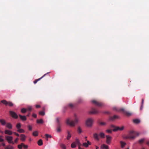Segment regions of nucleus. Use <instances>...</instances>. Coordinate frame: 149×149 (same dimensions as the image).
<instances>
[{"instance_id":"nucleus-61","label":"nucleus","mask_w":149,"mask_h":149,"mask_svg":"<svg viewBox=\"0 0 149 149\" xmlns=\"http://www.w3.org/2000/svg\"><path fill=\"white\" fill-rule=\"evenodd\" d=\"M29 114H28L27 115V116H29Z\"/></svg>"},{"instance_id":"nucleus-16","label":"nucleus","mask_w":149,"mask_h":149,"mask_svg":"<svg viewBox=\"0 0 149 149\" xmlns=\"http://www.w3.org/2000/svg\"><path fill=\"white\" fill-rule=\"evenodd\" d=\"M6 126L7 128L10 129H12V124L10 123H7L6 125Z\"/></svg>"},{"instance_id":"nucleus-30","label":"nucleus","mask_w":149,"mask_h":149,"mask_svg":"<svg viewBox=\"0 0 149 149\" xmlns=\"http://www.w3.org/2000/svg\"><path fill=\"white\" fill-rule=\"evenodd\" d=\"M27 109L25 108H22L21 110V112L22 113H24L26 112Z\"/></svg>"},{"instance_id":"nucleus-26","label":"nucleus","mask_w":149,"mask_h":149,"mask_svg":"<svg viewBox=\"0 0 149 149\" xmlns=\"http://www.w3.org/2000/svg\"><path fill=\"white\" fill-rule=\"evenodd\" d=\"M23 146H24V144L22 143L18 145V148L19 149H21L23 147Z\"/></svg>"},{"instance_id":"nucleus-46","label":"nucleus","mask_w":149,"mask_h":149,"mask_svg":"<svg viewBox=\"0 0 149 149\" xmlns=\"http://www.w3.org/2000/svg\"><path fill=\"white\" fill-rule=\"evenodd\" d=\"M4 139L2 138V136H0V142H3Z\"/></svg>"},{"instance_id":"nucleus-33","label":"nucleus","mask_w":149,"mask_h":149,"mask_svg":"<svg viewBox=\"0 0 149 149\" xmlns=\"http://www.w3.org/2000/svg\"><path fill=\"white\" fill-rule=\"evenodd\" d=\"M56 122L58 125H59L60 124V119L58 118H56Z\"/></svg>"},{"instance_id":"nucleus-11","label":"nucleus","mask_w":149,"mask_h":149,"mask_svg":"<svg viewBox=\"0 0 149 149\" xmlns=\"http://www.w3.org/2000/svg\"><path fill=\"white\" fill-rule=\"evenodd\" d=\"M49 72H47V73L46 74H44L42 77H41L40 78H39V79H37V80H35V81H33V83L34 84H36V83L38 82V81L40 80L42 78H43V77H44L46 74H48Z\"/></svg>"},{"instance_id":"nucleus-19","label":"nucleus","mask_w":149,"mask_h":149,"mask_svg":"<svg viewBox=\"0 0 149 149\" xmlns=\"http://www.w3.org/2000/svg\"><path fill=\"white\" fill-rule=\"evenodd\" d=\"M99 136L100 138H104L105 136L104 134L102 132H100V133Z\"/></svg>"},{"instance_id":"nucleus-3","label":"nucleus","mask_w":149,"mask_h":149,"mask_svg":"<svg viewBox=\"0 0 149 149\" xmlns=\"http://www.w3.org/2000/svg\"><path fill=\"white\" fill-rule=\"evenodd\" d=\"M5 138L6 140L8 143L12 144H14V143L13 141V136L6 135L5 136Z\"/></svg>"},{"instance_id":"nucleus-41","label":"nucleus","mask_w":149,"mask_h":149,"mask_svg":"<svg viewBox=\"0 0 149 149\" xmlns=\"http://www.w3.org/2000/svg\"><path fill=\"white\" fill-rule=\"evenodd\" d=\"M32 107L31 106H28L27 108V110L29 111H31L32 109Z\"/></svg>"},{"instance_id":"nucleus-39","label":"nucleus","mask_w":149,"mask_h":149,"mask_svg":"<svg viewBox=\"0 0 149 149\" xmlns=\"http://www.w3.org/2000/svg\"><path fill=\"white\" fill-rule=\"evenodd\" d=\"M39 114L43 116L45 115V113L44 111H40L39 112Z\"/></svg>"},{"instance_id":"nucleus-1","label":"nucleus","mask_w":149,"mask_h":149,"mask_svg":"<svg viewBox=\"0 0 149 149\" xmlns=\"http://www.w3.org/2000/svg\"><path fill=\"white\" fill-rule=\"evenodd\" d=\"M74 121H70L69 118H67L66 120V124L70 126H74L75 124L78 123L79 121V116L77 114H74Z\"/></svg>"},{"instance_id":"nucleus-9","label":"nucleus","mask_w":149,"mask_h":149,"mask_svg":"<svg viewBox=\"0 0 149 149\" xmlns=\"http://www.w3.org/2000/svg\"><path fill=\"white\" fill-rule=\"evenodd\" d=\"M4 133L6 134L11 135L12 134L13 132L9 130H6L4 131Z\"/></svg>"},{"instance_id":"nucleus-22","label":"nucleus","mask_w":149,"mask_h":149,"mask_svg":"<svg viewBox=\"0 0 149 149\" xmlns=\"http://www.w3.org/2000/svg\"><path fill=\"white\" fill-rule=\"evenodd\" d=\"M133 122L135 124H138L140 122V120L138 119H136L133 120Z\"/></svg>"},{"instance_id":"nucleus-62","label":"nucleus","mask_w":149,"mask_h":149,"mask_svg":"<svg viewBox=\"0 0 149 149\" xmlns=\"http://www.w3.org/2000/svg\"><path fill=\"white\" fill-rule=\"evenodd\" d=\"M142 106H141V109H142Z\"/></svg>"},{"instance_id":"nucleus-5","label":"nucleus","mask_w":149,"mask_h":149,"mask_svg":"<svg viewBox=\"0 0 149 149\" xmlns=\"http://www.w3.org/2000/svg\"><path fill=\"white\" fill-rule=\"evenodd\" d=\"M124 126H122L121 127H116L113 130L114 132H116L118 131H122L124 130Z\"/></svg>"},{"instance_id":"nucleus-40","label":"nucleus","mask_w":149,"mask_h":149,"mask_svg":"<svg viewBox=\"0 0 149 149\" xmlns=\"http://www.w3.org/2000/svg\"><path fill=\"white\" fill-rule=\"evenodd\" d=\"M125 114L128 116H130L131 115V113L128 111L125 112Z\"/></svg>"},{"instance_id":"nucleus-27","label":"nucleus","mask_w":149,"mask_h":149,"mask_svg":"<svg viewBox=\"0 0 149 149\" xmlns=\"http://www.w3.org/2000/svg\"><path fill=\"white\" fill-rule=\"evenodd\" d=\"M76 145H78L79 146H80L81 145L78 139L76 140V142H75Z\"/></svg>"},{"instance_id":"nucleus-7","label":"nucleus","mask_w":149,"mask_h":149,"mask_svg":"<svg viewBox=\"0 0 149 149\" xmlns=\"http://www.w3.org/2000/svg\"><path fill=\"white\" fill-rule=\"evenodd\" d=\"M86 141H87L86 143H84L82 145L83 146H84L86 148L88 147L89 145H91V143L88 140H86Z\"/></svg>"},{"instance_id":"nucleus-51","label":"nucleus","mask_w":149,"mask_h":149,"mask_svg":"<svg viewBox=\"0 0 149 149\" xmlns=\"http://www.w3.org/2000/svg\"><path fill=\"white\" fill-rule=\"evenodd\" d=\"M36 108H39L40 107V105H36Z\"/></svg>"},{"instance_id":"nucleus-60","label":"nucleus","mask_w":149,"mask_h":149,"mask_svg":"<svg viewBox=\"0 0 149 149\" xmlns=\"http://www.w3.org/2000/svg\"><path fill=\"white\" fill-rule=\"evenodd\" d=\"M29 141H31L32 140V139L31 138H30L29 139Z\"/></svg>"},{"instance_id":"nucleus-58","label":"nucleus","mask_w":149,"mask_h":149,"mask_svg":"<svg viewBox=\"0 0 149 149\" xmlns=\"http://www.w3.org/2000/svg\"><path fill=\"white\" fill-rule=\"evenodd\" d=\"M79 149H83L80 147V146L79 147Z\"/></svg>"},{"instance_id":"nucleus-56","label":"nucleus","mask_w":149,"mask_h":149,"mask_svg":"<svg viewBox=\"0 0 149 149\" xmlns=\"http://www.w3.org/2000/svg\"><path fill=\"white\" fill-rule=\"evenodd\" d=\"M147 145H148L149 146V141H148L147 142Z\"/></svg>"},{"instance_id":"nucleus-34","label":"nucleus","mask_w":149,"mask_h":149,"mask_svg":"<svg viewBox=\"0 0 149 149\" xmlns=\"http://www.w3.org/2000/svg\"><path fill=\"white\" fill-rule=\"evenodd\" d=\"M21 127V124L19 123H18L16 125V127L18 129L20 128Z\"/></svg>"},{"instance_id":"nucleus-10","label":"nucleus","mask_w":149,"mask_h":149,"mask_svg":"<svg viewBox=\"0 0 149 149\" xmlns=\"http://www.w3.org/2000/svg\"><path fill=\"white\" fill-rule=\"evenodd\" d=\"M20 136L21 137V140L23 141H24L26 139V136L24 134H21Z\"/></svg>"},{"instance_id":"nucleus-52","label":"nucleus","mask_w":149,"mask_h":149,"mask_svg":"<svg viewBox=\"0 0 149 149\" xmlns=\"http://www.w3.org/2000/svg\"><path fill=\"white\" fill-rule=\"evenodd\" d=\"M2 146H5V143H2Z\"/></svg>"},{"instance_id":"nucleus-50","label":"nucleus","mask_w":149,"mask_h":149,"mask_svg":"<svg viewBox=\"0 0 149 149\" xmlns=\"http://www.w3.org/2000/svg\"><path fill=\"white\" fill-rule=\"evenodd\" d=\"M13 133L14 134L16 135L17 136H19V134L16 132H14Z\"/></svg>"},{"instance_id":"nucleus-14","label":"nucleus","mask_w":149,"mask_h":149,"mask_svg":"<svg viewBox=\"0 0 149 149\" xmlns=\"http://www.w3.org/2000/svg\"><path fill=\"white\" fill-rule=\"evenodd\" d=\"M20 119L22 121H25L26 120V118L25 116H22L20 115H19Z\"/></svg>"},{"instance_id":"nucleus-55","label":"nucleus","mask_w":149,"mask_h":149,"mask_svg":"<svg viewBox=\"0 0 149 149\" xmlns=\"http://www.w3.org/2000/svg\"><path fill=\"white\" fill-rule=\"evenodd\" d=\"M96 149H99V147L97 146H95Z\"/></svg>"},{"instance_id":"nucleus-57","label":"nucleus","mask_w":149,"mask_h":149,"mask_svg":"<svg viewBox=\"0 0 149 149\" xmlns=\"http://www.w3.org/2000/svg\"><path fill=\"white\" fill-rule=\"evenodd\" d=\"M121 110L123 111H125V110L124 109H121Z\"/></svg>"},{"instance_id":"nucleus-54","label":"nucleus","mask_w":149,"mask_h":149,"mask_svg":"<svg viewBox=\"0 0 149 149\" xmlns=\"http://www.w3.org/2000/svg\"><path fill=\"white\" fill-rule=\"evenodd\" d=\"M143 101H144L143 99H142V105H143Z\"/></svg>"},{"instance_id":"nucleus-18","label":"nucleus","mask_w":149,"mask_h":149,"mask_svg":"<svg viewBox=\"0 0 149 149\" xmlns=\"http://www.w3.org/2000/svg\"><path fill=\"white\" fill-rule=\"evenodd\" d=\"M5 149H14V147L11 145H9L6 147Z\"/></svg>"},{"instance_id":"nucleus-63","label":"nucleus","mask_w":149,"mask_h":149,"mask_svg":"<svg viewBox=\"0 0 149 149\" xmlns=\"http://www.w3.org/2000/svg\"><path fill=\"white\" fill-rule=\"evenodd\" d=\"M87 138V136H85V139H86Z\"/></svg>"},{"instance_id":"nucleus-2","label":"nucleus","mask_w":149,"mask_h":149,"mask_svg":"<svg viewBox=\"0 0 149 149\" xmlns=\"http://www.w3.org/2000/svg\"><path fill=\"white\" fill-rule=\"evenodd\" d=\"M93 120L91 118H88L85 121V124L88 127H91L93 123Z\"/></svg>"},{"instance_id":"nucleus-21","label":"nucleus","mask_w":149,"mask_h":149,"mask_svg":"<svg viewBox=\"0 0 149 149\" xmlns=\"http://www.w3.org/2000/svg\"><path fill=\"white\" fill-rule=\"evenodd\" d=\"M60 146L62 149H66L65 145L63 143H61L60 144Z\"/></svg>"},{"instance_id":"nucleus-64","label":"nucleus","mask_w":149,"mask_h":149,"mask_svg":"<svg viewBox=\"0 0 149 149\" xmlns=\"http://www.w3.org/2000/svg\"><path fill=\"white\" fill-rule=\"evenodd\" d=\"M127 149H129V148L128 147V148H127Z\"/></svg>"},{"instance_id":"nucleus-15","label":"nucleus","mask_w":149,"mask_h":149,"mask_svg":"<svg viewBox=\"0 0 149 149\" xmlns=\"http://www.w3.org/2000/svg\"><path fill=\"white\" fill-rule=\"evenodd\" d=\"M93 136L94 138L97 140H99V138L98 137V135L97 133H95L93 134Z\"/></svg>"},{"instance_id":"nucleus-23","label":"nucleus","mask_w":149,"mask_h":149,"mask_svg":"<svg viewBox=\"0 0 149 149\" xmlns=\"http://www.w3.org/2000/svg\"><path fill=\"white\" fill-rule=\"evenodd\" d=\"M38 144L39 146H42L43 144L42 140L41 139H40L38 142Z\"/></svg>"},{"instance_id":"nucleus-6","label":"nucleus","mask_w":149,"mask_h":149,"mask_svg":"<svg viewBox=\"0 0 149 149\" xmlns=\"http://www.w3.org/2000/svg\"><path fill=\"white\" fill-rule=\"evenodd\" d=\"M10 113L12 117L15 118H18V116L16 113L15 112L10 111Z\"/></svg>"},{"instance_id":"nucleus-32","label":"nucleus","mask_w":149,"mask_h":149,"mask_svg":"<svg viewBox=\"0 0 149 149\" xmlns=\"http://www.w3.org/2000/svg\"><path fill=\"white\" fill-rule=\"evenodd\" d=\"M71 134H70L69 132H68V135H67V139H69L71 137Z\"/></svg>"},{"instance_id":"nucleus-43","label":"nucleus","mask_w":149,"mask_h":149,"mask_svg":"<svg viewBox=\"0 0 149 149\" xmlns=\"http://www.w3.org/2000/svg\"><path fill=\"white\" fill-rule=\"evenodd\" d=\"M18 139V138H17L15 139L14 142H13L14 143H17Z\"/></svg>"},{"instance_id":"nucleus-20","label":"nucleus","mask_w":149,"mask_h":149,"mask_svg":"<svg viewBox=\"0 0 149 149\" xmlns=\"http://www.w3.org/2000/svg\"><path fill=\"white\" fill-rule=\"evenodd\" d=\"M32 134L34 136H37L38 135V132L37 131H34L33 132Z\"/></svg>"},{"instance_id":"nucleus-4","label":"nucleus","mask_w":149,"mask_h":149,"mask_svg":"<svg viewBox=\"0 0 149 149\" xmlns=\"http://www.w3.org/2000/svg\"><path fill=\"white\" fill-rule=\"evenodd\" d=\"M106 143L108 144H110L111 141L112 137L109 135H106Z\"/></svg>"},{"instance_id":"nucleus-45","label":"nucleus","mask_w":149,"mask_h":149,"mask_svg":"<svg viewBox=\"0 0 149 149\" xmlns=\"http://www.w3.org/2000/svg\"><path fill=\"white\" fill-rule=\"evenodd\" d=\"M100 124L102 125H104L106 124V123L104 122H101L100 123Z\"/></svg>"},{"instance_id":"nucleus-49","label":"nucleus","mask_w":149,"mask_h":149,"mask_svg":"<svg viewBox=\"0 0 149 149\" xmlns=\"http://www.w3.org/2000/svg\"><path fill=\"white\" fill-rule=\"evenodd\" d=\"M32 116L33 117L36 118L37 117V115L36 114L33 113L32 114Z\"/></svg>"},{"instance_id":"nucleus-13","label":"nucleus","mask_w":149,"mask_h":149,"mask_svg":"<svg viewBox=\"0 0 149 149\" xmlns=\"http://www.w3.org/2000/svg\"><path fill=\"white\" fill-rule=\"evenodd\" d=\"M120 143L121 145V147L122 148H123L126 145V143L123 141H120Z\"/></svg>"},{"instance_id":"nucleus-28","label":"nucleus","mask_w":149,"mask_h":149,"mask_svg":"<svg viewBox=\"0 0 149 149\" xmlns=\"http://www.w3.org/2000/svg\"><path fill=\"white\" fill-rule=\"evenodd\" d=\"M145 140V139L144 138L140 139L139 141V143L141 144L144 142Z\"/></svg>"},{"instance_id":"nucleus-47","label":"nucleus","mask_w":149,"mask_h":149,"mask_svg":"<svg viewBox=\"0 0 149 149\" xmlns=\"http://www.w3.org/2000/svg\"><path fill=\"white\" fill-rule=\"evenodd\" d=\"M78 132L79 133H81L82 132V130L80 127L78 128Z\"/></svg>"},{"instance_id":"nucleus-59","label":"nucleus","mask_w":149,"mask_h":149,"mask_svg":"<svg viewBox=\"0 0 149 149\" xmlns=\"http://www.w3.org/2000/svg\"><path fill=\"white\" fill-rule=\"evenodd\" d=\"M0 132H1V133H3V132L2 131H1V130H0Z\"/></svg>"},{"instance_id":"nucleus-24","label":"nucleus","mask_w":149,"mask_h":149,"mask_svg":"<svg viewBox=\"0 0 149 149\" xmlns=\"http://www.w3.org/2000/svg\"><path fill=\"white\" fill-rule=\"evenodd\" d=\"M37 123L38 124L42 123L43 122V120L42 119L37 120L36 121Z\"/></svg>"},{"instance_id":"nucleus-25","label":"nucleus","mask_w":149,"mask_h":149,"mask_svg":"<svg viewBox=\"0 0 149 149\" xmlns=\"http://www.w3.org/2000/svg\"><path fill=\"white\" fill-rule=\"evenodd\" d=\"M17 131L19 133H24V130L22 129H19L17 130Z\"/></svg>"},{"instance_id":"nucleus-8","label":"nucleus","mask_w":149,"mask_h":149,"mask_svg":"<svg viewBox=\"0 0 149 149\" xmlns=\"http://www.w3.org/2000/svg\"><path fill=\"white\" fill-rule=\"evenodd\" d=\"M100 148L101 149H109V146L105 144H103L101 145Z\"/></svg>"},{"instance_id":"nucleus-42","label":"nucleus","mask_w":149,"mask_h":149,"mask_svg":"<svg viewBox=\"0 0 149 149\" xmlns=\"http://www.w3.org/2000/svg\"><path fill=\"white\" fill-rule=\"evenodd\" d=\"M98 112V111L96 110H94L91 112V113L93 114H95Z\"/></svg>"},{"instance_id":"nucleus-38","label":"nucleus","mask_w":149,"mask_h":149,"mask_svg":"<svg viewBox=\"0 0 149 149\" xmlns=\"http://www.w3.org/2000/svg\"><path fill=\"white\" fill-rule=\"evenodd\" d=\"M9 105L10 106H12L13 105V104L10 102H8V105Z\"/></svg>"},{"instance_id":"nucleus-36","label":"nucleus","mask_w":149,"mask_h":149,"mask_svg":"<svg viewBox=\"0 0 149 149\" xmlns=\"http://www.w3.org/2000/svg\"><path fill=\"white\" fill-rule=\"evenodd\" d=\"M106 132L108 133H111L112 132V130H106Z\"/></svg>"},{"instance_id":"nucleus-12","label":"nucleus","mask_w":149,"mask_h":149,"mask_svg":"<svg viewBox=\"0 0 149 149\" xmlns=\"http://www.w3.org/2000/svg\"><path fill=\"white\" fill-rule=\"evenodd\" d=\"M0 123L2 125H5L6 123V121L3 119H0Z\"/></svg>"},{"instance_id":"nucleus-35","label":"nucleus","mask_w":149,"mask_h":149,"mask_svg":"<svg viewBox=\"0 0 149 149\" xmlns=\"http://www.w3.org/2000/svg\"><path fill=\"white\" fill-rule=\"evenodd\" d=\"M45 136L47 138H52V136L49 134H45Z\"/></svg>"},{"instance_id":"nucleus-17","label":"nucleus","mask_w":149,"mask_h":149,"mask_svg":"<svg viewBox=\"0 0 149 149\" xmlns=\"http://www.w3.org/2000/svg\"><path fill=\"white\" fill-rule=\"evenodd\" d=\"M92 102L98 106H100L101 105V104L97 102L96 101L93 100L92 101Z\"/></svg>"},{"instance_id":"nucleus-31","label":"nucleus","mask_w":149,"mask_h":149,"mask_svg":"<svg viewBox=\"0 0 149 149\" xmlns=\"http://www.w3.org/2000/svg\"><path fill=\"white\" fill-rule=\"evenodd\" d=\"M1 102L6 105H8V102L5 100H2L1 101Z\"/></svg>"},{"instance_id":"nucleus-44","label":"nucleus","mask_w":149,"mask_h":149,"mask_svg":"<svg viewBox=\"0 0 149 149\" xmlns=\"http://www.w3.org/2000/svg\"><path fill=\"white\" fill-rule=\"evenodd\" d=\"M61 131V129L59 127H58L56 129V131L57 132H60Z\"/></svg>"},{"instance_id":"nucleus-29","label":"nucleus","mask_w":149,"mask_h":149,"mask_svg":"<svg viewBox=\"0 0 149 149\" xmlns=\"http://www.w3.org/2000/svg\"><path fill=\"white\" fill-rule=\"evenodd\" d=\"M76 143L75 142L73 143L71 145V147L72 148H74L76 147Z\"/></svg>"},{"instance_id":"nucleus-48","label":"nucleus","mask_w":149,"mask_h":149,"mask_svg":"<svg viewBox=\"0 0 149 149\" xmlns=\"http://www.w3.org/2000/svg\"><path fill=\"white\" fill-rule=\"evenodd\" d=\"M23 147L24 148V149H27L28 147V146L27 145H25L24 144V146H23Z\"/></svg>"},{"instance_id":"nucleus-37","label":"nucleus","mask_w":149,"mask_h":149,"mask_svg":"<svg viewBox=\"0 0 149 149\" xmlns=\"http://www.w3.org/2000/svg\"><path fill=\"white\" fill-rule=\"evenodd\" d=\"M28 127L29 129V130H30L31 131L32 130V126L31 125H29L28 126Z\"/></svg>"},{"instance_id":"nucleus-53","label":"nucleus","mask_w":149,"mask_h":149,"mask_svg":"<svg viewBox=\"0 0 149 149\" xmlns=\"http://www.w3.org/2000/svg\"><path fill=\"white\" fill-rule=\"evenodd\" d=\"M69 106L70 107H72L73 106V105L72 104H70L69 105Z\"/></svg>"}]
</instances>
